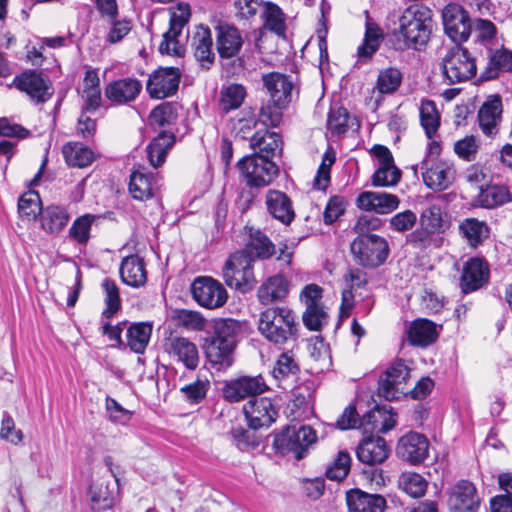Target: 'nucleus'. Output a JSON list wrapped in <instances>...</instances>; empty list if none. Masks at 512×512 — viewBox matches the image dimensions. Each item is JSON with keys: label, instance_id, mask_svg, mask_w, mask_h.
Returning <instances> with one entry per match:
<instances>
[{"label": "nucleus", "instance_id": "nucleus-8", "mask_svg": "<svg viewBox=\"0 0 512 512\" xmlns=\"http://www.w3.org/2000/svg\"><path fill=\"white\" fill-rule=\"evenodd\" d=\"M191 17V8L188 3L180 2L170 9L169 29L163 34V40L159 45L161 54L182 57L185 47L180 45L177 38Z\"/></svg>", "mask_w": 512, "mask_h": 512}, {"label": "nucleus", "instance_id": "nucleus-32", "mask_svg": "<svg viewBox=\"0 0 512 512\" xmlns=\"http://www.w3.org/2000/svg\"><path fill=\"white\" fill-rule=\"evenodd\" d=\"M395 416L390 406H375L362 416L361 426L366 432L386 433L396 425Z\"/></svg>", "mask_w": 512, "mask_h": 512}, {"label": "nucleus", "instance_id": "nucleus-49", "mask_svg": "<svg viewBox=\"0 0 512 512\" xmlns=\"http://www.w3.org/2000/svg\"><path fill=\"white\" fill-rule=\"evenodd\" d=\"M90 506L93 511L102 512L114 506V496L103 483H92L88 489Z\"/></svg>", "mask_w": 512, "mask_h": 512}, {"label": "nucleus", "instance_id": "nucleus-12", "mask_svg": "<svg viewBox=\"0 0 512 512\" xmlns=\"http://www.w3.org/2000/svg\"><path fill=\"white\" fill-rule=\"evenodd\" d=\"M268 390L269 387L261 375L241 376L227 381L222 388V394L225 400L234 403L245 398H257Z\"/></svg>", "mask_w": 512, "mask_h": 512}, {"label": "nucleus", "instance_id": "nucleus-47", "mask_svg": "<svg viewBox=\"0 0 512 512\" xmlns=\"http://www.w3.org/2000/svg\"><path fill=\"white\" fill-rule=\"evenodd\" d=\"M263 6L264 10L261 17L264 21V27L277 36L284 38L286 36L287 26L285 14L282 9L272 2H264Z\"/></svg>", "mask_w": 512, "mask_h": 512}, {"label": "nucleus", "instance_id": "nucleus-48", "mask_svg": "<svg viewBox=\"0 0 512 512\" xmlns=\"http://www.w3.org/2000/svg\"><path fill=\"white\" fill-rule=\"evenodd\" d=\"M178 118V107L173 102H163L156 106L149 114L148 120L152 127L162 128L174 125Z\"/></svg>", "mask_w": 512, "mask_h": 512}, {"label": "nucleus", "instance_id": "nucleus-1", "mask_svg": "<svg viewBox=\"0 0 512 512\" xmlns=\"http://www.w3.org/2000/svg\"><path fill=\"white\" fill-rule=\"evenodd\" d=\"M242 331L238 320L218 319L203 339L202 349L209 363L217 370L227 369L234 362L237 338Z\"/></svg>", "mask_w": 512, "mask_h": 512}, {"label": "nucleus", "instance_id": "nucleus-51", "mask_svg": "<svg viewBox=\"0 0 512 512\" xmlns=\"http://www.w3.org/2000/svg\"><path fill=\"white\" fill-rule=\"evenodd\" d=\"M475 33L476 37L474 44L478 53L480 52V49L485 50L486 47L497 45L495 42L497 27L492 21L482 18L476 19Z\"/></svg>", "mask_w": 512, "mask_h": 512}, {"label": "nucleus", "instance_id": "nucleus-54", "mask_svg": "<svg viewBox=\"0 0 512 512\" xmlns=\"http://www.w3.org/2000/svg\"><path fill=\"white\" fill-rule=\"evenodd\" d=\"M292 350L293 349L283 350L279 355L272 370V375L275 379L283 380L290 376H296L299 373L300 368L294 358Z\"/></svg>", "mask_w": 512, "mask_h": 512}, {"label": "nucleus", "instance_id": "nucleus-62", "mask_svg": "<svg viewBox=\"0 0 512 512\" xmlns=\"http://www.w3.org/2000/svg\"><path fill=\"white\" fill-rule=\"evenodd\" d=\"M328 319L322 304L306 308L302 315L303 324L310 331H321L328 324Z\"/></svg>", "mask_w": 512, "mask_h": 512}, {"label": "nucleus", "instance_id": "nucleus-31", "mask_svg": "<svg viewBox=\"0 0 512 512\" xmlns=\"http://www.w3.org/2000/svg\"><path fill=\"white\" fill-rule=\"evenodd\" d=\"M349 512H384L386 499L379 494H369L360 489H352L346 494Z\"/></svg>", "mask_w": 512, "mask_h": 512}, {"label": "nucleus", "instance_id": "nucleus-33", "mask_svg": "<svg viewBox=\"0 0 512 512\" xmlns=\"http://www.w3.org/2000/svg\"><path fill=\"white\" fill-rule=\"evenodd\" d=\"M250 146L254 151L252 155L272 160L282 151V139L276 132L257 131L250 138Z\"/></svg>", "mask_w": 512, "mask_h": 512}, {"label": "nucleus", "instance_id": "nucleus-56", "mask_svg": "<svg viewBox=\"0 0 512 512\" xmlns=\"http://www.w3.org/2000/svg\"><path fill=\"white\" fill-rule=\"evenodd\" d=\"M210 386L208 379L197 378L194 382L181 387L180 393L187 403L197 405L206 398Z\"/></svg>", "mask_w": 512, "mask_h": 512}, {"label": "nucleus", "instance_id": "nucleus-24", "mask_svg": "<svg viewBox=\"0 0 512 512\" xmlns=\"http://www.w3.org/2000/svg\"><path fill=\"white\" fill-rule=\"evenodd\" d=\"M400 204L397 195L386 192L363 191L356 199V206L365 211H374L377 214H389L396 210Z\"/></svg>", "mask_w": 512, "mask_h": 512}, {"label": "nucleus", "instance_id": "nucleus-41", "mask_svg": "<svg viewBox=\"0 0 512 512\" xmlns=\"http://www.w3.org/2000/svg\"><path fill=\"white\" fill-rule=\"evenodd\" d=\"M39 215L41 228L49 234L60 233L69 221V214L66 209L56 205L43 208Z\"/></svg>", "mask_w": 512, "mask_h": 512}, {"label": "nucleus", "instance_id": "nucleus-61", "mask_svg": "<svg viewBox=\"0 0 512 512\" xmlns=\"http://www.w3.org/2000/svg\"><path fill=\"white\" fill-rule=\"evenodd\" d=\"M42 209L41 199L36 191L25 192L18 200V211L22 217L36 219Z\"/></svg>", "mask_w": 512, "mask_h": 512}, {"label": "nucleus", "instance_id": "nucleus-35", "mask_svg": "<svg viewBox=\"0 0 512 512\" xmlns=\"http://www.w3.org/2000/svg\"><path fill=\"white\" fill-rule=\"evenodd\" d=\"M119 272L121 280L133 288L144 286L147 281L144 261L138 255L123 258Z\"/></svg>", "mask_w": 512, "mask_h": 512}, {"label": "nucleus", "instance_id": "nucleus-4", "mask_svg": "<svg viewBox=\"0 0 512 512\" xmlns=\"http://www.w3.org/2000/svg\"><path fill=\"white\" fill-rule=\"evenodd\" d=\"M316 439V432L310 426L302 425L298 429L287 426L274 434L272 447L277 454L285 456L293 453L297 460H301Z\"/></svg>", "mask_w": 512, "mask_h": 512}, {"label": "nucleus", "instance_id": "nucleus-59", "mask_svg": "<svg viewBox=\"0 0 512 512\" xmlns=\"http://www.w3.org/2000/svg\"><path fill=\"white\" fill-rule=\"evenodd\" d=\"M351 117L344 107L332 108L328 114L327 128L332 135L345 134L350 127Z\"/></svg>", "mask_w": 512, "mask_h": 512}, {"label": "nucleus", "instance_id": "nucleus-55", "mask_svg": "<svg viewBox=\"0 0 512 512\" xmlns=\"http://www.w3.org/2000/svg\"><path fill=\"white\" fill-rule=\"evenodd\" d=\"M402 78L399 69L394 67L385 68L379 72L375 88L381 94H392L400 87Z\"/></svg>", "mask_w": 512, "mask_h": 512}, {"label": "nucleus", "instance_id": "nucleus-52", "mask_svg": "<svg viewBox=\"0 0 512 512\" xmlns=\"http://www.w3.org/2000/svg\"><path fill=\"white\" fill-rule=\"evenodd\" d=\"M420 121L427 138H434L440 126V116L433 101H422L420 106Z\"/></svg>", "mask_w": 512, "mask_h": 512}, {"label": "nucleus", "instance_id": "nucleus-10", "mask_svg": "<svg viewBox=\"0 0 512 512\" xmlns=\"http://www.w3.org/2000/svg\"><path fill=\"white\" fill-rule=\"evenodd\" d=\"M193 299L202 307L216 309L224 306L228 299L225 287L210 276H198L191 284Z\"/></svg>", "mask_w": 512, "mask_h": 512}, {"label": "nucleus", "instance_id": "nucleus-39", "mask_svg": "<svg viewBox=\"0 0 512 512\" xmlns=\"http://www.w3.org/2000/svg\"><path fill=\"white\" fill-rule=\"evenodd\" d=\"M153 325L149 322H134L129 325L126 332V345L137 354H143L149 344Z\"/></svg>", "mask_w": 512, "mask_h": 512}, {"label": "nucleus", "instance_id": "nucleus-36", "mask_svg": "<svg viewBox=\"0 0 512 512\" xmlns=\"http://www.w3.org/2000/svg\"><path fill=\"white\" fill-rule=\"evenodd\" d=\"M289 293V281L281 274L269 277L258 289L257 297L261 304L269 305L281 301Z\"/></svg>", "mask_w": 512, "mask_h": 512}, {"label": "nucleus", "instance_id": "nucleus-58", "mask_svg": "<svg viewBox=\"0 0 512 512\" xmlns=\"http://www.w3.org/2000/svg\"><path fill=\"white\" fill-rule=\"evenodd\" d=\"M236 447L243 452L253 451L259 447L261 437L254 431L243 427L233 428L230 432Z\"/></svg>", "mask_w": 512, "mask_h": 512}, {"label": "nucleus", "instance_id": "nucleus-20", "mask_svg": "<svg viewBox=\"0 0 512 512\" xmlns=\"http://www.w3.org/2000/svg\"><path fill=\"white\" fill-rule=\"evenodd\" d=\"M161 186V177L158 173L139 167L131 172L128 189L133 199L146 201L156 197Z\"/></svg>", "mask_w": 512, "mask_h": 512}, {"label": "nucleus", "instance_id": "nucleus-27", "mask_svg": "<svg viewBox=\"0 0 512 512\" xmlns=\"http://www.w3.org/2000/svg\"><path fill=\"white\" fill-rule=\"evenodd\" d=\"M265 205L269 215L284 225H290L295 219L296 213L290 197L280 190H268Z\"/></svg>", "mask_w": 512, "mask_h": 512}, {"label": "nucleus", "instance_id": "nucleus-40", "mask_svg": "<svg viewBox=\"0 0 512 512\" xmlns=\"http://www.w3.org/2000/svg\"><path fill=\"white\" fill-rule=\"evenodd\" d=\"M459 233L470 247L477 248L489 237L490 228L485 221L471 217L460 223Z\"/></svg>", "mask_w": 512, "mask_h": 512}, {"label": "nucleus", "instance_id": "nucleus-63", "mask_svg": "<svg viewBox=\"0 0 512 512\" xmlns=\"http://www.w3.org/2000/svg\"><path fill=\"white\" fill-rule=\"evenodd\" d=\"M351 457L346 451H339L336 459L327 467L325 475L328 479L341 481L350 471Z\"/></svg>", "mask_w": 512, "mask_h": 512}, {"label": "nucleus", "instance_id": "nucleus-43", "mask_svg": "<svg viewBox=\"0 0 512 512\" xmlns=\"http://www.w3.org/2000/svg\"><path fill=\"white\" fill-rule=\"evenodd\" d=\"M68 166L84 168L94 161V152L80 142H68L62 148Z\"/></svg>", "mask_w": 512, "mask_h": 512}, {"label": "nucleus", "instance_id": "nucleus-46", "mask_svg": "<svg viewBox=\"0 0 512 512\" xmlns=\"http://www.w3.org/2000/svg\"><path fill=\"white\" fill-rule=\"evenodd\" d=\"M247 92L246 88L237 83L223 86L220 92L219 109L222 113L238 109L244 102Z\"/></svg>", "mask_w": 512, "mask_h": 512}, {"label": "nucleus", "instance_id": "nucleus-14", "mask_svg": "<svg viewBox=\"0 0 512 512\" xmlns=\"http://www.w3.org/2000/svg\"><path fill=\"white\" fill-rule=\"evenodd\" d=\"M480 57L486 60V65L480 73L481 81L498 79L502 73L512 72V50L504 45H494L480 49Z\"/></svg>", "mask_w": 512, "mask_h": 512}, {"label": "nucleus", "instance_id": "nucleus-19", "mask_svg": "<svg viewBox=\"0 0 512 512\" xmlns=\"http://www.w3.org/2000/svg\"><path fill=\"white\" fill-rule=\"evenodd\" d=\"M164 352L188 370H195L200 362L199 351L194 342L186 337L170 336L163 344Z\"/></svg>", "mask_w": 512, "mask_h": 512}, {"label": "nucleus", "instance_id": "nucleus-60", "mask_svg": "<svg viewBox=\"0 0 512 512\" xmlns=\"http://www.w3.org/2000/svg\"><path fill=\"white\" fill-rule=\"evenodd\" d=\"M420 225L442 236L445 228L440 205L431 204L423 209L420 214Z\"/></svg>", "mask_w": 512, "mask_h": 512}, {"label": "nucleus", "instance_id": "nucleus-50", "mask_svg": "<svg viewBox=\"0 0 512 512\" xmlns=\"http://www.w3.org/2000/svg\"><path fill=\"white\" fill-rule=\"evenodd\" d=\"M244 185L240 186L235 200L237 210L244 214L260 201L261 191L264 186H255L250 180H244Z\"/></svg>", "mask_w": 512, "mask_h": 512}, {"label": "nucleus", "instance_id": "nucleus-15", "mask_svg": "<svg viewBox=\"0 0 512 512\" xmlns=\"http://www.w3.org/2000/svg\"><path fill=\"white\" fill-rule=\"evenodd\" d=\"M243 413L251 429L271 426L277 419L279 408L270 397L249 399L243 406Z\"/></svg>", "mask_w": 512, "mask_h": 512}, {"label": "nucleus", "instance_id": "nucleus-13", "mask_svg": "<svg viewBox=\"0 0 512 512\" xmlns=\"http://www.w3.org/2000/svg\"><path fill=\"white\" fill-rule=\"evenodd\" d=\"M14 86L26 93L35 104L47 102L53 95L49 78L41 72L29 70L17 75L13 80Z\"/></svg>", "mask_w": 512, "mask_h": 512}, {"label": "nucleus", "instance_id": "nucleus-45", "mask_svg": "<svg viewBox=\"0 0 512 512\" xmlns=\"http://www.w3.org/2000/svg\"><path fill=\"white\" fill-rule=\"evenodd\" d=\"M512 200L510 190L505 185H490L481 187L478 194V203L481 207L492 209L502 206Z\"/></svg>", "mask_w": 512, "mask_h": 512}, {"label": "nucleus", "instance_id": "nucleus-26", "mask_svg": "<svg viewBox=\"0 0 512 512\" xmlns=\"http://www.w3.org/2000/svg\"><path fill=\"white\" fill-rule=\"evenodd\" d=\"M141 91L142 84L138 79L126 77L110 82L105 88V96L117 105H125L135 101Z\"/></svg>", "mask_w": 512, "mask_h": 512}, {"label": "nucleus", "instance_id": "nucleus-16", "mask_svg": "<svg viewBox=\"0 0 512 512\" xmlns=\"http://www.w3.org/2000/svg\"><path fill=\"white\" fill-rule=\"evenodd\" d=\"M181 79L177 67H159L150 74L146 90L151 98L164 99L176 94Z\"/></svg>", "mask_w": 512, "mask_h": 512}, {"label": "nucleus", "instance_id": "nucleus-42", "mask_svg": "<svg viewBox=\"0 0 512 512\" xmlns=\"http://www.w3.org/2000/svg\"><path fill=\"white\" fill-rule=\"evenodd\" d=\"M366 29L363 43L358 47L357 54L360 61L366 62L379 49L383 41L384 35L380 26L372 22L369 18L366 21Z\"/></svg>", "mask_w": 512, "mask_h": 512}, {"label": "nucleus", "instance_id": "nucleus-18", "mask_svg": "<svg viewBox=\"0 0 512 512\" xmlns=\"http://www.w3.org/2000/svg\"><path fill=\"white\" fill-rule=\"evenodd\" d=\"M490 277L488 262L481 257H471L464 264L459 286L464 294H469L487 285Z\"/></svg>", "mask_w": 512, "mask_h": 512}, {"label": "nucleus", "instance_id": "nucleus-25", "mask_svg": "<svg viewBox=\"0 0 512 512\" xmlns=\"http://www.w3.org/2000/svg\"><path fill=\"white\" fill-rule=\"evenodd\" d=\"M216 49L223 59H230L237 56L243 46V37L238 28L226 23L215 27Z\"/></svg>", "mask_w": 512, "mask_h": 512}, {"label": "nucleus", "instance_id": "nucleus-22", "mask_svg": "<svg viewBox=\"0 0 512 512\" xmlns=\"http://www.w3.org/2000/svg\"><path fill=\"white\" fill-rule=\"evenodd\" d=\"M448 505L451 512H478L480 497L475 485L469 480H460L452 488Z\"/></svg>", "mask_w": 512, "mask_h": 512}, {"label": "nucleus", "instance_id": "nucleus-23", "mask_svg": "<svg viewBox=\"0 0 512 512\" xmlns=\"http://www.w3.org/2000/svg\"><path fill=\"white\" fill-rule=\"evenodd\" d=\"M189 47L200 65L209 69L214 63L213 39L208 26L198 25L188 36Z\"/></svg>", "mask_w": 512, "mask_h": 512}, {"label": "nucleus", "instance_id": "nucleus-64", "mask_svg": "<svg viewBox=\"0 0 512 512\" xmlns=\"http://www.w3.org/2000/svg\"><path fill=\"white\" fill-rule=\"evenodd\" d=\"M95 216L85 214L78 217L69 229V235L79 244H86L90 239V230Z\"/></svg>", "mask_w": 512, "mask_h": 512}, {"label": "nucleus", "instance_id": "nucleus-17", "mask_svg": "<svg viewBox=\"0 0 512 512\" xmlns=\"http://www.w3.org/2000/svg\"><path fill=\"white\" fill-rule=\"evenodd\" d=\"M421 170L425 185L435 191L447 189L453 182V169L442 161H432L424 158L419 164L413 165L412 170L417 173Z\"/></svg>", "mask_w": 512, "mask_h": 512}, {"label": "nucleus", "instance_id": "nucleus-7", "mask_svg": "<svg viewBox=\"0 0 512 512\" xmlns=\"http://www.w3.org/2000/svg\"><path fill=\"white\" fill-rule=\"evenodd\" d=\"M253 266L243 253H233L222 270L226 285L242 293L251 291L256 284Z\"/></svg>", "mask_w": 512, "mask_h": 512}, {"label": "nucleus", "instance_id": "nucleus-53", "mask_svg": "<svg viewBox=\"0 0 512 512\" xmlns=\"http://www.w3.org/2000/svg\"><path fill=\"white\" fill-rule=\"evenodd\" d=\"M102 290L105 294V309L102 316L106 319L112 318L121 308V298L119 288L116 282L110 278H105L101 283Z\"/></svg>", "mask_w": 512, "mask_h": 512}, {"label": "nucleus", "instance_id": "nucleus-21", "mask_svg": "<svg viewBox=\"0 0 512 512\" xmlns=\"http://www.w3.org/2000/svg\"><path fill=\"white\" fill-rule=\"evenodd\" d=\"M429 441L424 434L409 432L403 435L397 444L396 454L412 465L425 461L429 455Z\"/></svg>", "mask_w": 512, "mask_h": 512}, {"label": "nucleus", "instance_id": "nucleus-30", "mask_svg": "<svg viewBox=\"0 0 512 512\" xmlns=\"http://www.w3.org/2000/svg\"><path fill=\"white\" fill-rule=\"evenodd\" d=\"M262 81L272 102L278 105H288L291 102L293 83L289 76L271 72L264 74Z\"/></svg>", "mask_w": 512, "mask_h": 512}, {"label": "nucleus", "instance_id": "nucleus-3", "mask_svg": "<svg viewBox=\"0 0 512 512\" xmlns=\"http://www.w3.org/2000/svg\"><path fill=\"white\" fill-rule=\"evenodd\" d=\"M431 11L426 7L410 6L399 19V29L394 32L395 48L404 50L427 43L431 33Z\"/></svg>", "mask_w": 512, "mask_h": 512}, {"label": "nucleus", "instance_id": "nucleus-38", "mask_svg": "<svg viewBox=\"0 0 512 512\" xmlns=\"http://www.w3.org/2000/svg\"><path fill=\"white\" fill-rule=\"evenodd\" d=\"M175 143V135L162 131L151 140L146 148L149 163L154 167H160L166 160L168 151Z\"/></svg>", "mask_w": 512, "mask_h": 512}, {"label": "nucleus", "instance_id": "nucleus-2", "mask_svg": "<svg viewBox=\"0 0 512 512\" xmlns=\"http://www.w3.org/2000/svg\"><path fill=\"white\" fill-rule=\"evenodd\" d=\"M258 331L279 350L294 349L299 338V324L288 307H269L261 312Z\"/></svg>", "mask_w": 512, "mask_h": 512}, {"label": "nucleus", "instance_id": "nucleus-29", "mask_svg": "<svg viewBox=\"0 0 512 512\" xmlns=\"http://www.w3.org/2000/svg\"><path fill=\"white\" fill-rule=\"evenodd\" d=\"M390 449L382 437H366L357 447L356 455L360 462L367 465L383 463L389 456Z\"/></svg>", "mask_w": 512, "mask_h": 512}, {"label": "nucleus", "instance_id": "nucleus-57", "mask_svg": "<svg viewBox=\"0 0 512 512\" xmlns=\"http://www.w3.org/2000/svg\"><path fill=\"white\" fill-rule=\"evenodd\" d=\"M399 487L413 498L424 495L427 489V481L418 473H403L399 478Z\"/></svg>", "mask_w": 512, "mask_h": 512}, {"label": "nucleus", "instance_id": "nucleus-37", "mask_svg": "<svg viewBox=\"0 0 512 512\" xmlns=\"http://www.w3.org/2000/svg\"><path fill=\"white\" fill-rule=\"evenodd\" d=\"M502 114V101L499 96L485 102L478 111V121L482 132L487 136L498 132L497 126Z\"/></svg>", "mask_w": 512, "mask_h": 512}, {"label": "nucleus", "instance_id": "nucleus-5", "mask_svg": "<svg viewBox=\"0 0 512 512\" xmlns=\"http://www.w3.org/2000/svg\"><path fill=\"white\" fill-rule=\"evenodd\" d=\"M442 70L448 84L466 82L476 76V58L467 48L456 45L442 58Z\"/></svg>", "mask_w": 512, "mask_h": 512}, {"label": "nucleus", "instance_id": "nucleus-11", "mask_svg": "<svg viewBox=\"0 0 512 512\" xmlns=\"http://www.w3.org/2000/svg\"><path fill=\"white\" fill-rule=\"evenodd\" d=\"M442 23L445 34L455 43L468 40L472 24L469 13L459 4L449 3L442 10Z\"/></svg>", "mask_w": 512, "mask_h": 512}, {"label": "nucleus", "instance_id": "nucleus-44", "mask_svg": "<svg viewBox=\"0 0 512 512\" xmlns=\"http://www.w3.org/2000/svg\"><path fill=\"white\" fill-rule=\"evenodd\" d=\"M443 237L426 227L420 225L406 237V244L414 249L425 251L432 248H440Z\"/></svg>", "mask_w": 512, "mask_h": 512}, {"label": "nucleus", "instance_id": "nucleus-28", "mask_svg": "<svg viewBox=\"0 0 512 512\" xmlns=\"http://www.w3.org/2000/svg\"><path fill=\"white\" fill-rule=\"evenodd\" d=\"M238 252L247 256L250 263L254 265L255 260L271 258L275 254L276 249L274 243L263 231L251 228L245 247Z\"/></svg>", "mask_w": 512, "mask_h": 512}, {"label": "nucleus", "instance_id": "nucleus-9", "mask_svg": "<svg viewBox=\"0 0 512 512\" xmlns=\"http://www.w3.org/2000/svg\"><path fill=\"white\" fill-rule=\"evenodd\" d=\"M244 180H250L255 186L267 187L279 174V167L273 160L256 155H246L237 162Z\"/></svg>", "mask_w": 512, "mask_h": 512}, {"label": "nucleus", "instance_id": "nucleus-6", "mask_svg": "<svg viewBox=\"0 0 512 512\" xmlns=\"http://www.w3.org/2000/svg\"><path fill=\"white\" fill-rule=\"evenodd\" d=\"M354 260L365 268L382 265L390 252L387 240L381 236H357L350 245Z\"/></svg>", "mask_w": 512, "mask_h": 512}, {"label": "nucleus", "instance_id": "nucleus-34", "mask_svg": "<svg viewBox=\"0 0 512 512\" xmlns=\"http://www.w3.org/2000/svg\"><path fill=\"white\" fill-rule=\"evenodd\" d=\"M436 324L426 318H418L409 326L408 341L412 346L428 347L438 339Z\"/></svg>", "mask_w": 512, "mask_h": 512}]
</instances>
